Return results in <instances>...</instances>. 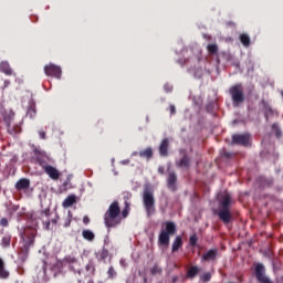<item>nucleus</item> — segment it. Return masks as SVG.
Here are the masks:
<instances>
[{"instance_id": "24", "label": "nucleus", "mask_w": 283, "mask_h": 283, "mask_svg": "<svg viewBox=\"0 0 283 283\" xmlns=\"http://www.w3.org/2000/svg\"><path fill=\"white\" fill-rule=\"evenodd\" d=\"M2 247H10V237H4L2 239Z\"/></svg>"}, {"instance_id": "23", "label": "nucleus", "mask_w": 283, "mask_h": 283, "mask_svg": "<svg viewBox=\"0 0 283 283\" xmlns=\"http://www.w3.org/2000/svg\"><path fill=\"white\" fill-rule=\"evenodd\" d=\"M144 156L146 158H151L154 156V150H151V148H148L144 151Z\"/></svg>"}, {"instance_id": "17", "label": "nucleus", "mask_w": 283, "mask_h": 283, "mask_svg": "<svg viewBox=\"0 0 283 283\" xmlns=\"http://www.w3.org/2000/svg\"><path fill=\"white\" fill-rule=\"evenodd\" d=\"M82 235L84 240H88V242L94 241L95 238L94 232H92L91 230H83Z\"/></svg>"}, {"instance_id": "5", "label": "nucleus", "mask_w": 283, "mask_h": 283, "mask_svg": "<svg viewBox=\"0 0 283 283\" xmlns=\"http://www.w3.org/2000/svg\"><path fill=\"white\" fill-rule=\"evenodd\" d=\"M44 73L46 76H53V78H61V66H56L54 64H48L44 66Z\"/></svg>"}, {"instance_id": "29", "label": "nucleus", "mask_w": 283, "mask_h": 283, "mask_svg": "<svg viewBox=\"0 0 283 283\" xmlns=\"http://www.w3.org/2000/svg\"><path fill=\"white\" fill-rule=\"evenodd\" d=\"M0 224H1V227H8V219L2 218V219L0 220Z\"/></svg>"}, {"instance_id": "35", "label": "nucleus", "mask_w": 283, "mask_h": 283, "mask_svg": "<svg viewBox=\"0 0 283 283\" xmlns=\"http://www.w3.org/2000/svg\"><path fill=\"white\" fill-rule=\"evenodd\" d=\"M123 163V165H126L127 163H125V161H122Z\"/></svg>"}, {"instance_id": "22", "label": "nucleus", "mask_w": 283, "mask_h": 283, "mask_svg": "<svg viewBox=\"0 0 283 283\" xmlns=\"http://www.w3.org/2000/svg\"><path fill=\"white\" fill-rule=\"evenodd\" d=\"M198 242V237H196V234L191 235L189 239V243L191 244V247H196Z\"/></svg>"}, {"instance_id": "34", "label": "nucleus", "mask_w": 283, "mask_h": 283, "mask_svg": "<svg viewBox=\"0 0 283 283\" xmlns=\"http://www.w3.org/2000/svg\"><path fill=\"white\" fill-rule=\"evenodd\" d=\"M122 266H125V260L120 261Z\"/></svg>"}, {"instance_id": "8", "label": "nucleus", "mask_w": 283, "mask_h": 283, "mask_svg": "<svg viewBox=\"0 0 283 283\" xmlns=\"http://www.w3.org/2000/svg\"><path fill=\"white\" fill-rule=\"evenodd\" d=\"M255 273H256V279L259 280V282H261V283H272L271 280L264 275V265H262L260 263L256 264Z\"/></svg>"}, {"instance_id": "28", "label": "nucleus", "mask_w": 283, "mask_h": 283, "mask_svg": "<svg viewBox=\"0 0 283 283\" xmlns=\"http://www.w3.org/2000/svg\"><path fill=\"white\" fill-rule=\"evenodd\" d=\"M30 235L29 244H34V230L31 231Z\"/></svg>"}, {"instance_id": "12", "label": "nucleus", "mask_w": 283, "mask_h": 283, "mask_svg": "<svg viewBox=\"0 0 283 283\" xmlns=\"http://www.w3.org/2000/svg\"><path fill=\"white\" fill-rule=\"evenodd\" d=\"M0 72H3V74H7V76H12V69L10 67V64L6 61L0 63Z\"/></svg>"}, {"instance_id": "31", "label": "nucleus", "mask_w": 283, "mask_h": 283, "mask_svg": "<svg viewBox=\"0 0 283 283\" xmlns=\"http://www.w3.org/2000/svg\"><path fill=\"white\" fill-rule=\"evenodd\" d=\"M83 222L84 224H90V217H84Z\"/></svg>"}, {"instance_id": "14", "label": "nucleus", "mask_w": 283, "mask_h": 283, "mask_svg": "<svg viewBox=\"0 0 283 283\" xmlns=\"http://www.w3.org/2000/svg\"><path fill=\"white\" fill-rule=\"evenodd\" d=\"M217 255H218V251H216V250H209L207 253H205V254L202 255V260H203L205 262H209V261L213 260Z\"/></svg>"}, {"instance_id": "6", "label": "nucleus", "mask_w": 283, "mask_h": 283, "mask_svg": "<svg viewBox=\"0 0 283 283\" xmlns=\"http://www.w3.org/2000/svg\"><path fill=\"white\" fill-rule=\"evenodd\" d=\"M40 165L43 167L45 174H48L51 180H59V178H61V171H59L54 166L43 165V163H40Z\"/></svg>"}, {"instance_id": "19", "label": "nucleus", "mask_w": 283, "mask_h": 283, "mask_svg": "<svg viewBox=\"0 0 283 283\" xmlns=\"http://www.w3.org/2000/svg\"><path fill=\"white\" fill-rule=\"evenodd\" d=\"M198 266H191L189 270H188V277H196L198 275Z\"/></svg>"}, {"instance_id": "26", "label": "nucleus", "mask_w": 283, "mask_h": 283, "mask_svg": "<svg viewBox=\"0 0 283 283\" xmlns=\"http://www.w3.org/2000/svg\"><path fill=\"white\" fill-rule=\"evenodd\" d=\"M201 280H202L203 282H209V280H211V274H210V273L203 274L202 277H201Z\"/></svg>"}, {"instance_id": "30", "label": "nucleus", "mask_w": 283, "mask_h": 283, "mask_svg": "<svg viewBox=\"0 0 283 283\" xmlns=\"http://www.w3.org/2000/svg\"><path fill=\"white\" fill-rule=\"evenodd\" d=\"M66 262H69V264H74V262H76V259L69 256V258H66Z\"/></svg>"}, {"instance_id": "13", "label": "nucleus", "mask_w": 283, "mask_h": 283, "mask_svg": "<svg viewBox=\"0 0 283 283\" xmlns=\"http://www.w3.org/2000/svg\"><path fill=\"white\" fill-rule=\"evenodd\" d=\"M74 203H76V196L71 195L63 201L62 207H64V209H67L69 207H72V205Z\"/></svg>"}, {"instance_id": "1", "label": "nucleus", "mask_w": 283, "mask_h": 283, "mask_svg": "<svg viewBox=\"0 0 283 283\" xmlns=\"http://www.w3.org/2000/svg\"><path fill=\"white\" fill-rule=\"evenodd\" d=\"M129 202L126 201V207L120 212V206H118V201L113 202L108 210L104 214V222L108 229L114 227H118L125 218L129 216Z\"/></svg>"}, {"instance_id": "4", "label": "nucleus", "mask_w": 283, "mask_h": 283, "mask_svg": "<svg viewBox=\"0 0 283 283\" xmlns=\"http://www.w3.org/2000/svg\"><path fill=\"white\" fill-rule=\"evenodd\" d=\"M154 205H155L154 193H151L149 191H145L144 192V206H145V209H146L148 216H151V213H154V211H156V208Z\"/></svg>"}, {"instance_id": "10", "label": "nucleus", "mask_w": 283, "mask_h": 283, "mask_svg": "<svg viewBox=\"0 0 283 283\" xmlns=\"http://www.w3.org/2000/svg\"><path fill=\"white\" fill-rule=\"evenodd\" d=\"M17 191H23V189H30V179L22 178L15 184Z\"/></svg>"}, {"instance_id": "27", "label": "nucleus", "mask_w": 283, "mask_h": 283, "mask_svg": "<svg viewBox=\"0 0 283 283\" xmlns=\"http://www.w3.org/2000/svg\"><path fill=\"white\" fill-rule=\"evenodd\" d=\"M123 196H124V200H125V203L126 202H129V201H127V200H129V198H132V193H129V192H123Z\"/></svg>"}, {"instance_id": "7", "label": "nucleus", "mask_w": 283, "mask_h": 283, "mask_svg": "<svg viewBox=\"0 0 283 283\" xmlns=\"http://www.w3.org/2000/svg\"><path fill=\"white\" fill-rule=\"evenodd\" d=\"M230 94L234 103H242L244 95L242 94V85H235L230 88Z\"/></svg>"}, {"instance_id": "15", "label": "nucleus", "mask_w": 283, "mask_h": 283, "mask_svg": "<svg viewBox=\"0 0 283 283\" xmlns=\"http://www.w3.org/2000/svg\"><path fill=\"white\" fill-rule=\"evenodd\" d=\"M168 147H169V139H164L159 147V151L161 156H167Z\"/></svg>"}, {"instance_id": "33", "label": "nucleus", "mask_w": 283, "mask_h": 283, "mask_svg": "<svg viewBox=\"0 0 283 283\" xmlns=\"http://www.w3.org/2000/svg\"><path fill=\"white\" fill-rule=\"evenodd\" d=\"M170 114H176V106L174 105L170 106Z\"/></svg>"}, {"instance_id": "18", "label": "nucleus", "mask_w": 283, "mask_h": 283, "mask_svg": "<svg viewBox=\"0 0 283 283\" xmlns=\"http://www.w3.org/2000/svg\"><path fill=\"white\" fill-rule=\"evenodd\" d=\"M240 41L245 48H249V45H251V38H249V35H247L245 33L240 35Z\"/></svg>"}, {"instance_id": "9", "label": "nucleus", "mask_w": 283, "mask_h": 283, "mask_svg": "<svg viewBox=\"0 0 283 283\" xmlns=\"http://www.w3.org/2000/svg\"><path fill=\"white\" fill-rule=\"evenodd\" d=\"M251 140V137L249 135H234L232 136V142L237 145H243L247 147Z\"/></svg>"}, {"instance_id": "2", "label": "nucleus", "mask_w": 283, "mask_h": 283, "mask_svg": "<svg viewBox=\"0 0 283 283\" xmlns=\"http://www.w3.org/2000/svg\"><path fill=\"white\" fill-rule=\"evenodd\" d=\"M231 205V196L229 193H226L221 197L220 201V210L218 212V216L222 222L228 224V222H231V210L229 209V206Z\"/></svg>"}, {"instance_id": "16", "label": "nucleus", "mask_w": 283, "mask_h": 283, "mask_svg": "<svg viewBox=\"0 0 283 283\" xmlns=\"http://www.w3.org/2000/svg\"><path fill=\"white\" fill-rule=\"evenodd\" d=\"M182 247V237H177L172 242V253H176L178 249Z\"/></svg>"}, {"instance_id": "11", "label": "nucleus", "mask_w": 283, "mask_h": 283, "mask_svg": "<svg viewBox=\"0 0 283 283\" xmlns=\"http://www.w3.org/2000/svg\"><path fill=\"white\" fill-rule=\"evenodd\" d=\"M8 277H10V272L6 270V263L3 262V259L0 258V279L8 280Z\"/></svg>"}, {"instance_id": "32", "label": "nucleus", "mask_w": 283, "mask_h": 283, "mask_svg": "<svg viewBox=\"0 0 283 283\" xmlns=\"http://www.w3.org/2000/svg\"><path fill=\"white\" fill-rule=\"evenodd\" d=\"M40 138H42V140H45V132H40Z\"/></svg>"}, {"instance_id": "20", "label": "nucleus", "mask_w": 283, "mask_h": 283, "mask_svg": "<svg viewBox=\"0 0 283 283\" xmlns=\"http://www.w3.org/2000/svg\"><path fill=\"white\" fill-rule=\"evenodd\" d=\"M174 185H176V175L170 174L168 177V186L170 189H174Z\"/></svg>"}, {"instance_id": "21", "label": "nucleus", "mask_w": 283, "mask_h": 283, "mask_svg": "<svg viewBox=\"0 0 283 283\" xmlns=\"http://www.w3.org/2000/svg\"><path fill=\"white\" fill-rule=\"evenodd\" d=\"M208 52H209L210 54H216V53L218 52V45H216V44H209V45H208Z\"/></svg>"}, {"instance_id": "25", "label": "nucleus", "mask_w": 283, "mask_h": 283, "mask_svg": "<svg viewBox=\"0 0 283 283\" xmlns=\"http://www.w3.org/2000/svg\"><path fill=\"white\" fill-rule=\"evenodd\" d=\"M108 277H116V270H114L112 266L108 269Z\"/></svg>"}, {"instance_id": "3", "label": "nucleus", "mask_w": 283, "mask_h": 283, "mask_svg": "<svg viewBox=\"0 0 283 283\" xmlns=\"http://www.w3.org/2000/svg\"><path fill=\"white\" fill-rule=\"evenodd\" d=\"M164 227L159 234L158 242L163 244V247H169V240L171 235L176 233V224L171 221H166Z\"/></svg>"}]
</instances>
